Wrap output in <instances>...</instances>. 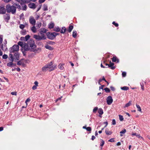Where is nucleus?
<instances>
[{"label":"nucleus","instance_id":"1","mask_svg":"<svg viewBox=\"0 0 150 150\" xmlns=\"http://www.w3.org/2000/svg\"><path fill=\"white\" fill-rule=\"evenodd\" d=\"M32 47H36V46L35 44L34 40L32 39H30L27 43L24 44L23 48L25 50L30 51V49H32Z\"/></svg>","mask_w":150,"mask_h":150},{"label":"nucleus","instance_id":"2","mask_svg":"<svg viewBox=\"0 0 150 150\" xmlns=\"http://www.w3.org/2000/svg\"><path fill=\"white\" fill-rule=\"evenodd\" d=\"M6 8L8 13H11L13 14H15L16 12V7L13 5L8 4L6 6Z\"/></svg>","mask_w":150,"mask_h":150},{"label":"nucleus","instance_id":"3","mask_svg":"<svg viewBox=\"0 0 150 150\" xmlns=\"http://www.w3.org/2000/svg\"><path fill=\"white\" fill-rule=\"evenodd\" d=\"M39 34L41 35V36H40L39 35H34L33 36V38L38 41H40L42 40H45L46 39V38L44 34L42 33H39L38 34Z\"/></svg>","mask_w":150,"mask_h":150},{"label":"nucleus","instance_id":"4","mask_svg":"<svg viewBox=\"0 0 150 150\" xmlns=\"http://www.w3.org/2000/svg\"><path fill=\"white\" fill-rule=\"evenodd\" d=\"M19 50V47L17 45H14L9 49L10 53H14L15 52H18Z\"/></svg>","mask_w":150,"mask_h":150},{"label":"nucleus","instance_id":"5","mask_svg":"<svg viewBox=\"0 0 150 150\" xmlns=\"http://www.w3.org/2000/svg\"><path fill=\"white\" fill-rule=\"evenodd\" d=\"M52 65L53 62L52 61L46 64V66H47L48 68L50 69L49 70V71H51L54 70L56 67L55 66Z\"/></svg>","mask_w":150,"mask_h":150},{"label":"nucleus","instance_id":"6","mask_svg":"<svg viewBox=\"0 0 150 150\" xmlns=\"http://www.w3.org/2000/svg\"><path fill=\"white\" fill-rule=\"evenodd\" d=\"M46 35L47 36V38L50 40H54L55 38L53 32H47L46 33Z\"/></svg>","mask_w":150,"mask_h":150},{"label":"nucleus","instance_id":"7","mask_svg":"<svg viewBox=\"0 0 150 150\" xmlns=\"http://www.w3.org/2000/svg\"><path fill=\"white\" fill-rule=\"evenodd\" d=\"M36 47H32V49H30V51L33 52L35 53H39L40 52L41 50V48H38L37 49H35Z\"/></svg>","mask_w":150,"mask_h":150},{"label":"nucleus","instance_id":"8","mask_svg":"<svg viewBox=\"0 0 150 150\" xmlns=\"http://www.w3.org/2000/svg\"><path fill=\"white\" fill-rule=\"evenodd\" d=\"M107 104L108 105H111L113 102V99L111 96H109L107 97L106 99Z\"/></svg>","mask_w":150,"mask_h":150},{"label":"nucleus","instance_id":"9","mask_svg":"<svg viewBox=\"0 0 150 150\" xmlns=\"http://www.w3.org/2000/svg\"><path fill=\"white\" fill-rule=\"evenodd\" d=\"M29 21L30 23L33 25H35L36 23V21L33 16H30L29 18Z\"/></svg>","mask_w":150,"mask_h":150},{"label":"nucleus","instance_id":"10","mask_svg":"<svg viewBox=\"0 0 150 150\" xmlns=\"http://www.w3.org/2000/svg\"><path fill=\"white\" fill-rule=\"evenodd\" d=\"M4 18L5 21L8 23L10 19V15L9 14H6L4 16Z\"/></svg>","mask_w":150,"mask_h":150},{"label":"nucleus","instance_id":"11","mask_svg":"<svg viewBox=\"0 0 150 150\" xmlns=\"http://www.w3.org/2000/svg\"><path fill=\"white\" fill-rule=\"evenodd\" d=\"M6 9L4 6H0V14H4L6 12Z\"/></svg>","mask_w":150,"mask_h":150},{"label":"nucleus","instance_id":"12","mask_svg":"<svg viewBox=\"0 0 150 150\" xmlns=\"http://www.w3.org/2000/svg\"><path fill=\"white\" fill-rule=\"evenodd\" d=\"M19 55L20 54L18 52H16L14 54V59L16 60H19Z\"/></svg>","mask_w":150,"mask_h":150},{"label":"nucleus","instance_id":"13","mask_svg":"<svg viewBox=\"0 0 150 150\" xmlns=\"http://www.w3.org/2000/svg\"><path fill=\"white\" fill-rule=\"evenodd\" d=\"M28 6L30 8L33 9H35L36 7L35 4L33 3H30L28 4Z\"/></svg>","mask_w":150,"mask_h":150},{"label":"nucleus","instance_id":"14","mask_svg":"<svg viewBox=\"0 0 150 150\" xmlns=\"http://www.w3.org/2000/svg\"><path fill=\"white\" fill-rule=\"evenodd\" d=\"M112 61L113 62H117V63H119V59H117L116 56L113 57V58H112Z\"/></svg>","mask_w":150,"mask_h":150},{"label":"nucleus","instance_id":"15","mask_svg":"<svg viewBox=\"0 0 150 150\" xmlns=\"http://www.w3.org/2000/svg\"><path fill=\"white\" fill-rule=\"evenodd\" d=\"M45 48L50 50H53L54 48L51 46L49 45H46L45 46Z\"/></svg>","mask_w":150,"mask_h":150},{"label":"nucleus","instance_id":"16","mask_svg":"<svg viewBox=\"0 0 150 150\" xmlns=\"http://www.w3.org/2000/svg\"><path fill=\"white\" fill-rule=\"evenodd\" d=\"M47 31V30L46 29H45V28H42L40 29V33H46Z\"/></svg>","mask_w":150,"mask_h":150},{"label":"nucleus","instance_id":"17","mask_svg":"<svg viewBox=\"0 0 150 150\" xmlns=\"http://www.w3.org/2000/svg\"><path fill=\"white\" fill-rule=\"evenodd\" d=\"M23 60V59H21L20 60L18 61L17 63V64L18 65H22L23 66L24 65V64L22 62Z\"/></svg>","mask_w":150,"mask_h":150},{"label":"nucleus","instance_id":"18","mask_svg":"<svg viewBox=\"0 0 150 150\" xmlns=\"http://www.w3.org/2000/svg\"><path fill=\"white\" fill-rule=\"evenodd\" d=\"M64 65V63H60V64L58 67V68L61 70H63L64 69V67L63 66Z\"/></svg>","mask_w":150,"mask_h":150},{"label":"nucleus","instance_id":"19","mask_svg":"<svg viewBox=\"0 0 150 150\" xmlns=\"http://www.w3.org/2000/svg\"><path fill=\"white\" fill-rule=\"evenodd\" d=\"M107 128L105 130V133L106 134L108 135L111 134H112V132L111 131H108V130Z\"/></svg>","mask_w":150,"mask_h":150},{"label":"nucleus","instance_id":"20","mask_svg":"<svg viewBox=\"0 0 150 150\" xmlns=\"http://www.w3.org/2000/svg\"><path fill=\"white\" fill-rule=\"evenodd\" d=\"M66 28L65 27H63L62 28V29L60 31V33H61L64 34L66 31Z\"/></svg>","mask_w":150,"mask_h":150},{"label":"nucleus","instance_id":"21","mask_svg":"<svg viewBox=\"0 0 150 150\" xmlns=\"http://www.w3.org/2000/svg\"><path fill=\"white\" fill-rule=\"evenodd\" d=\"M31 30L33 33H35L36 32V28L35 25L31 28Z\"/></svg>","mask_w":150,"mask_h":150},{"label":"nucleus","instance_id":"22","mask_svg":"<svg viewBox=\"0 0 150 150\" xmlns=\"http://www.w3.org/2000/svg\"><path fill=\"white\" fill-rule=\"evenodd\" d=\"M13 5H15V6H16V8H18V9L19 11H20L21 10V6L19 4L14 3L13 4Z\"/></svg>","mask_w":150,"mask_h":150},{"label":"nucleus","instance_id":"23","mask_svg":"<svg viewBox=\"0 0 150 150\" xmlns=\"http://www.w3.org/2000/svg\"><path fill=\"white\" fill-rule=\"evenodd\" d=\"M98 112L100 115H102L103 113V110L101 108H99Z\"/></svg>","mask_w":150,"mask_h":150},{"label":"nucleus","instance_id":"24","mask_svg":"<svg viewBox=\"0 0 150 150\" xmlns=\"http://www.w3.org/2000/svg\"><path fill=\"white\" fill-rule=\"evenodd\" d=\"M73 27H74L73 25H70L69 26L68 29V31L69 33L71 32L73 29Z\"/></svg>","mask_w":150,"mask_h":150},{"label":"nucleus","instance_id":"25","mask_svg":"<svg viewBox=\"0 0 150 150\" xmlns=\"http://www.w3.org/2000/svg\"><path fill=\"white\" fill-rule=\"evenodd\" d=\"M132 136H136L137 137H138V138H142V137H141L140 134H137L136 133H132Z\"/></svg>","mask_w":150,"mask_h":150},{"label":"nucleus","instance_id":"26","mask_svg":"<svg viewBox=\"0 0 150 150\" xmlns=\"http://www.w3.org/2000/svg\"><path fill=\"white\" fill-rule=\"evenodd\" d=\"M48 67H47V66L46 65L44 66L42 68V70L43 71H45L47 70Z\"/></svg>","mask_w":150,"mask_h":150},{"label":"nucleus","instance_id":"27","mask_svg":"<svg viewBox=\"0 0 150 150\" xmlns=\"http://www.w3.org/2000/svg\"><path fill=\"white\" fill-rule=\"evenodd\" d=\"M131 101H129L128 103L126 104L125 106L124 107V108L128 107L130 106L131 104Z\"/></svg>","mask_w":150,"mask_h":150},{"label":"nucleus","instance_id":"28","mask_svg":"<svg viewBox=\"0 0 150 150\" xmlns=\"http://www.w3.org/2000/svg\"><path fill=\"white\" fill-rule=\"evenodd\" d=\"M18 45H18V46L19 45L22 48H23L24 44L23 42L19 41L18 42Z\"/></svg>","mask_w":150,"mask_h":150},{"label":"nucleus","instance_id":"29","mask_svg":"<svg viewBox=\"0 0 150 150\" xmlns=\"http://www.w3.org/2000/svg\"><path fill=\"white\" fill-rule=\"evenodd\" d=\"M121 89L122 90L127 91L129 90V88L126 86H124L121 87Z\"/></svg>","mask_w":150,"mask_h":150},{"label":"nucleus","instance_id":"30","mask_svg":"<svg viewBox=\"0 0 150 150\" xmlns=\"http://www.w3.org/2000/svg\"><path fill=\"white\" fill-rule=\"evenodd\" d=\"M144 82L142 81V82L140 83L141 87V89L142 90H144Z\"/></svg>","mask_w":150,"mask_h":150},{"label":"nucleus","instance_id":"31","mask_svg":"<svg viewBox=\"0 0 150 150\" xmlns=\"http://www.w3.org/2000/svg\"><path fill=\"white\" fill-rule=\"evenodd\" d=\"M60 28L58 26L54 28V31L57 32H59L60 31Z\"/></svg>","mask_w":150,"mask_h":150},{"label":"nucleus","instance_id":"32","mask_svg":"<svg viewBox=\"0 0 150 150\" xmlns=\"http://www.w3.org/2000/svg\"><path fill=\"white\" fill-rule=\"evenodd\" d=\"M77 36V32L76 31H74L72 33V36L74 38H76Z\"/></svg>","mask_w":150,"mask_h":150},{"label":"nucleus","instance_id":"33","mask_svg":"<svg viewBox=\"0 0 150 150\" xmlns=\"http://www.w3.org/2000/svg\"><path fill=\"white\" fill-rule=\"evenodd\" d=\"M43 10L44 11H47L48 10L47 6V4H44L43 5Z\"/></svg>","mask_w":150,"mask_h":150},{"label":"nucleus","instance_id":"34","mask_svg":"<svg viewBox=\"0 0 150 150\" xmlns=\"http://www.w3.org/2000/svg\"><path fill=\"white\" fill-rule=\"evenodd\" d=\"M13 62H11L7 63V65L9 67H12L13 64Z\"/></svg>","mask_w":150,"mask_h":150},{"label":"nucleus","instance_id":"35","mask_svg":"<svg viewBox=\"0 0 150 150\" xmlns=\"http://www.w3.org/2000/svg\"><path fill=\"white\" fill-rule=\"evenodd\" d=\"M54 27V24L53 23H51L49 24L48 28H49L52 29Z\"/></svg>","mask_w":150,"mask_h":150},{"label":"nucleus","instance_id":"36","mask_svg":"<svg viewBox=\"0 0 150 150\" xmlns=\"http://www.w3.org/2000/svg\"><path fill=\"white\" fill-rule=\"evenodd\" d=\"M42 23L40 22H38L37 24L36 27L37 28H39L41 26Z\"/></svg>","mask_w":150,"mask_h":150},{"label":"nucleus","instance_id":"37","mask_svg":"<svg viewBox=\"0 0 150 150\" xmlns=\"http://www.w3.org/2000/svg\"><path fill=\"white\" fill-rule=\"evenodd\" d=\"M21 34L23 35H25L26 34V31L25 30H23L21 32Z\"/></svg>","mask_w":150,"mask_h":150},{"label":"nucleus","instance_id":"38","mask_svg":"<svg viewBox=\"0 0 150 150\" xmlns=\"http://www.w3.org/2000/svg\"><path fill=\"white\" fill-rule=\"evenodd\" d=\"M136 105L138 109V111H140L141 112H142L141 109L139 105L137 104H136Z\"/></svg>","mask_w":150,"mask_h":150},{"label":"nucleus","instance_id":"39","mask_svg":"<svg viewBox=\"0 0 150 150\" xmlns=\"http://www.w3.org/2000/svg\"><path fill=\"white\" fill-rule=\"evenodd\" d=\"M101 143L100 144V146L102 147L104 144L105 141L103 139H101Z\"/></svg>","mask_w":150,"mask_h":150},{"label":"nucleus","instance_id":"40","mask_svg":"<svg viewBox=\"0 0 150 150\" xmlns=\"http://www.w3.org/2000/svg\"><path fill=\"white\" fill-rule=\"evenodd\" d=\"M30 37V36L29 35H26L25 37V41H27Z\"/></svg>","mask_w":150,"mask_h":150},{"label":"nucleus","instance_id":"41","mask_svg":"<svg viewBox=\"0 0 150 150\" xmlns=\"http://www.w3.org/2000/svg\"><path fill=\"white\" fill-rule=\"evenodd\" d=\"M27 6L25 4L22 6V9L24 11H26L27 10Z\"/></svg>","mask_w":150,"mask_h":150},{"label":"nucleus","instance_id":"42","mask_svg":"<svg viewBox=\"0 0 150 150\" xmlns=\"http://www.w3.org/2000/svg\"><path fill=\"white\" fill-rule=\"evenodd\" d=\"M104 90L106 93H109L110 92V89L108 88H105Z\"/></svg>","mask_w":150,"mask_h":150},{"label":"nucleus","instance_id":"43","mask_svg":"<svg viewBox=\"0 0 150 150\" xmlns=\"http://www.w3.org/2000/svg\"><path fill=\"white\" fill-rule=\"evenodd\" d=\"M119 117L120 121H122L123 120L124 118L123 116L122 115H119Z\"/></svg>","mask_w":150,"mask_h":150},{"label":"nucleus","instance_id":"44","mask_svg":"<svg viewBox=\"0 0 150 150\" xmlns=\"http://www.w3.org/2000/svg\"><path fill=\"white\" fill-rule=\"evenodd\" d=\"M126 132V129H124L120 132V134H125Z\"/></svg>","mask_w":150,"mask_h":150},{"label":"nucleus","instance_id":"45","mask_svg":"<svg viewBox=\"0 0 150 150\" xmlns=\"http://www.w3.org/2000/svg\"><path fill=\"white\" fill-rule=\"evenodd\" d=\"M109 68H110L111 69H115V66H114L113 65H108V67Z\"/></svg>","mask_w":150,"mask_h":150},{"label":"nucleus","instance_id":"46","mask_svg":"<svg viewBox=\"0 0 150 150\" xmlns=\"http://www.w3.org/2000/svg\"><path fill=\"white\" fill-rule=\"evenodd\" d=\"M98 108L97 107H96L94 108L93 110V113H96V112L98 110Z\"/></svg>","mask_w":150,"mask_h":150},{"label":"nucleus","instance_id":"47","mask_svg":"<svg viewBox=\"0 0 150 150\" xmlns=\"http://www.w3.org/2000/svg\"><path fill=\"white\" fill-rule=\"evenodd\" d=\"M26 50H23V49H22V51L23 54V56H25L26 55Z\"/></svg>","mask_w":150,"mask_h":150},{"label":"nucleus","instance_id":"48","mask_svg":"<svg viewBox=\"0 0 150 150\" xmlns=\"http://www.w3.org/2000/svg\"><path fill=\"white\" fill-rule=\"evenodd\" d=\"M3 42V36L0 35V44H1Z\"/></svg>","mask_w":150,"mask_h":150},{"label":"nucleus","instance_id":"49","mask_svg":"<svg viewBox=\"0 0 150 150\" xmlns=\"http://www.w3.org/2000/svg\"><path fill=\"white\" fill-rule=\"evenodd\" d=\"M25 26L23 24H21L19 26V28L22 29H23L25 27Z\"/></svg>","mask_w":150,"mask_h":150},{"label":"nucleus","instance_id":"50","mask_svg":"<svg viewBox=\"0 0 150 150\" xmlns=\"http://www.w3.org/2000/svg\"><path fill=\"white\" fill-rule=\"evenodd\" d=\"M86 130L88 131L91 132V128L90 127H87Z\"/></svg>","mask_w":150,"mask_h":150},{"label":"nucleus","instance_id":"51","mask_svg":"<svg viewBox=\"0 0 150 150\" xmlns=\"http://www.w3.org/2000/svg\"><path fill=\"white\" fill-rule=\"evenodd\" d=\"M112 24L115 25V26L117 27L119 25L118 23H116L115 21H113L112 23Z\"/></svg>","mask_w":150,"mask_h":150},{"label":"nucleus","instance_id":"52","mask_svg":"<svg viewBox=\"0 0 150 150\" xmlns=\"http://www.w3.org/2000/svg\"><path fill=\"white\" fill-rule=\"evenodd\" d=\"M8 57V55L6 54H4L2 56V58L4 59H6Z\"/></svg>","mask_w":150,"mask_h":150},{"label":"nucleus","instance_id":"53","mask_svg":"<svg viewBox=\"0 0 150 150\" xmlns=\"http://www.w3.org/2000/svg\"><path fill=\"white\" fill-rule=\"evenodd\" d=\"M9 60L13 62L14 61V58L13 57H9Z\"/></svg>","mask_w":150,"mask_h":150},{"label":"nucleus","instance_id":"54","mask_svg":"<svg viewBox=\"0 0 150 150\" xmlns=\"http://www.w3.org/2000/svg\"><path fill=\"white\" fill-rule=\"evenodd\" d=\"M24 15L23 14V13L21 14L20 16V19H22L23 20V19H24Z\"/></svg>","mask_w":150,"mask_h":150},{"label":"nucleus","instance_id":"55","mask_svg":"<svg viewBox=\"0 0 150 150\" xmlns=\"http://www.w3.org/2000/svg\"><path fill=\"white\" fill-rule=\"evenodd\" d=\"M116 124L115 120V119H113L112 122V125H115Z\"/></svg>","mask_w":150,"mask_h":150},{"label":"nucleus","instance_id":"56","mask_svg":"<svg viewBox=\"0 0 150 150\" xmlns=\"http://www.w3.org/2000/svg\"><path fill=\"white\" fill-rule=\"evenodd\" d=\"M122 77H125L126 75V72L124 71L122 73Z\"/></svg>","mask_w":150,"mask_h":150},{"label":"nucleus","instance_id":"57","mask_svg":"<svg viewBox=\"0 0 150 150\" xmlns=\"http://www.w3.org/2000/svg\"><path fill=\"white\" fill-rule=\"evenodd\" d=\"M11 0H2V1H3L4 2L6 3H8Z\"/></svg>","mask_w":150,"mask_h":150},{"label":"nucleus","instance_id":"58","mask_svg":"<svg viewBox=\"0 0 150 150\" xmlns=\"http://www.w3.org/2000/svg\"><path fill=\"white\" fill-rule=\"evenodd\" d=\"M42 5H40L39 6L38 8V9L36 11L38 12V11L41 8V7Z\"/></svg>","mask_w":150,"mask_h":150},{"label":"nucleus","instance_id":"59","mask_svg":"<svg viewBox=\"0 0 150 150\" xmlns=\"http://www.w3.org/2000/svg\"><path fill=\"white\" fill-rule=\"evenodd\" d=\"M11 94L12 95H17V92H13L11 93Z\"/></svg>","mask_w":150,"mask_h":150},{"label":"nucleus","instance_id":"60","mask_svg":"<svg viewBox=\"0 0 150 150\" xmlns=\"http://www.w3.org/2000/svg\"><path fill=\"white\" fill-rule=\"evenodd\" d=\"M108 141L110 142H114L115 141L114 138H111L108 140Z\"/></svg>","mask_w":150,"mask_h":150},{"label":"nucleus","instance_id":"61","mask_svg":"<svg viewBox=\"0 0 150 150\" xmlns=\"http://www.w3.org/2000/svg\"><path fill=\"white\" fill-rule=\"evenodd\" d=\"M45 0H39V2L40 3H42L45 1Z\"/></svg>","mask_w":150,"mask_h":150},{"label":"nucleus","instance_id":"62","mask_svg":"<svg viewBox=\"0 0 150 150\" xmlns=\"http://www.w3.org/2000/svg\"><path fill=\"white\" fill-rule=\"evenodd\" d=\"M49 44L50 45H53L55 43V42L51 41H50L49 42Z\"/></svg>","mask_w":150,"mask_h":150},{"label":"nucleus","instance_id":"63","mask_svg":"<svg viewBox=\"0 0 150 150\" xmlns=\"http://www.w3.org/2000/svg\"><path fill=\"white\" fill-rule=\"evenodd\" d=\"M110 88H111V90L113 91H114L115 90V88L113 86H111L110 87Z\"/></svg>","mask_w":150,"mask_h":150},{"label":"nucleus","instance_id":"64","mask_svg":"<svg viewBox=\"0 0 150 150\" xmlns=\"http://www.w3.org/2000/svg\"><path fill=\"white\" fill-rule=\"evenodd\" d=\"M37 87L36 86L34 85L32 87V89L33 90H35L37 89Z\"/></svg>","mask_w":150,"mask_h":150}]
</instances>
